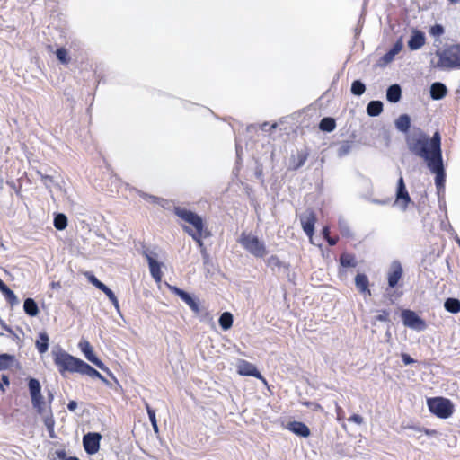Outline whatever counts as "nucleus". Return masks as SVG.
<instances>
[{"instance_id":"nucleus-1","label":"nucleus","mask_w":460,"mask_h":460,"mask_svg":"<svg viewBox=\"0 0 460 460\" xmlns=\"http://www.w3.org/2000/svg\"><path fill=\"white\" fill-rule=\"evenodd\" d=\"M409 149L427 162L428 167L436 174L435 183L438 190L444 187L446 173L443 166L441 136L436 131L429 139L420 129L407 137Z\"/></svg>"},{"instance_id":"nucleus-2","label":"nucleus","mask_w":460,"mask_h":460,"mask_svg":"<svg viewBox=\"0 0 460 460\" xmlns=\"http://www.w3.org/2000/svg\"><path fill=\"white\" fill-rule=\"evenodd\" d=\"M173 211L184 222L181 227L189 235L190 233L196 234L197 232L208 230L203 218L195 212L182 207H175Z\"/></svg>"},{"instance_id":"nucleus-3","label":"nucleus","mask_w":460,"mask_h":460,"mask_svg":"<svg viewBox=\"0 0 460 460\" xmlns=\"http://www.w3.org/2000/svg\"><path fill=\"white\" fill-rule=\"evenodd\" d=\"M459 50L460 45H452L443 50H438L436 55L438 60L434 63L431 61L432 66L443 70L459 69Z\"/></svg>"},{"instance_id":"nucleus-4","label":"nucleus","mask_w":460,"mask_h":460,"mask_svg":"<svg viewBox=\"0 0 460 460\" xmlns=\"http://www.w3.org/2000/svg\"><path fill=\"white\" fill-rule=\"evenodd\" d=\"M53 361L59 373L64 376L66 372L78 373L83 360L75 358L63 349L52 352Z\"/></svg>"},{"instance_id":"nucleus-5","label":"nucleus","mask_w":460,"mask_h":460,"mask_svg":"<svg viewBox=\"0 0 460 460\" xmlns=\"http://www.w3.org/2000/svg\"><path fill=\"white\" fill-rule=\"evenodd\" d=\"M429 411L439 419H447L454 413L453 402L445 397L438 396L427 400Z\"/></svg>"},{"instance_id":"nucleus-6","label":"nucleus","mask_w":460,"mask_h":460,"mask_svg":"<svg viewBox=\"0 0 460 460\" xmlns=\"http://www.w3.org/2000/svg\"><path fill=\"white\" fill-rule=\"evenodd\" d=\"M239 243L246 251L257 258H263L267 254L264 243L252 234L243 233Z\"/></svg>"},{"instance_id":"nucleus-7","label":"nucleus","mask_w":460,"mask_h":460,"mask_svg":"<svg viewBox=\"0 0 460 460\" xmlns=\"http://www.w3.org/2000/svg\"><path fill=\"white\" fill-rule=\"evenodd\" d=\"M28 387L33 408L39 414H42L45 409V401L41 394V386L39 380L36 378H30Z\"/></svg>"},{"instance_id":"nucleus-8","label":"nucleus","mask_w":460,"mask_h":460,"mask_svg":"<svg viewBox=\"0 0 460 460\" xmlns=\"http://www.w3.org/2000/svg\"><path fill=\"white\" fill-rule=\"evenodd\" d=\"M401 316L402 323L406 327L416 331H423L427 327L425 321L411 309L402 310Z\"/></svg>"},{"instance_id":"nucleus-9","label":"nucleus","mask_w":460,"mask_h":460,"mask_svg":"<svg viewBox=\"0 0 460 460\" xmlns=\"http://www.w3.org/2000/svg\"><path fill=\"white\" fill-rule=\"evenodd\" d=\"M410 203H411V199L406 189L403 177L401 174L397 181L395 204H397L402 210H406Z\"/></svg>"},{"instance_id":"nucleus-10","label":"nucleus","mask_w":460,"mask_h":460,"mask_svg":"<svg viewBox=\"0 0 460 460\" xmlns=\"http://www.w3.org/2000/svg\"><path fill=\"white\" fill-rule=\"evenodd\" d=\"M84 275L86 276L87 279L91 284H93L95 288L102 291L108 296L111 304L117 309V311H119V304L113 291L102 281H100L93 273L86 272Z\"/></svg>"},{"instance_id":"nucleus-11","label":"nucleus","mask_w":460,"mask_h":460,"mask_svg":"<svg viewBox=\"0 0 460 460\" xmlns=\"http://www.w3.org/2000/svg\"><path fill=\"white\" fill-rule=\"evenodd\" d=\"M402 264L397 261H393L387 272L388 288H395L402 279Z\"/></svg>"},{"instance_id":"nucleus-12","label":"nucleus","mask_w":460,"mask_h":460,"mask_svg":"<svg viewBox=\"0 0 460 460\" xmlns=\"http://www.w3.org/2000/svg\"><path fill=\"white\" fill-rule=\"evenodd\" d=\"M102 437L99 433H87L83 438V445L86 453L93 455L99 451L100 440Z\"/></svg>"},{"instance_id":"nucleus-13","label":"nucleus","mask_w":460,"mask_h":460,"mask_svg":"<svg viewBox=\"0 0 460 460\" xmlns=\"http://www.w3.org/2000/svg\"><path fill=\"white\" fill-rule=\"evenodd\" d=\"M300 222L303 230L309 238H312L314 234V225L316 223V215L314 210L309 209L305 214L300 217Z\"/></svg>"},{"instance_id":"nucleus-14","label":"nucleus","mask_w":460,"mask_h":460,"mask_svg":"<svg viewBox=\"0 0 460 460\" xmlns=\"http://www.w3.org/2000/svg\"><path fill=\"white\" fill-rule=\"evenodd\" d=\"M237 372L241 376H253L266 383V379L260 373L257 367L246 360L240 361L237 366Z\"/></svg>"},{"instance_id":"nucleus-15","label":"nucleus","mask_w":460,"mask_h":460,"mask_svg":"<svg viewBox=\"0 0 460 460\" xmlns=\"http://www.w3.org/2000/svg\"><path fill=\"white\" fill-rule=\"evenodd\" d=\"M79 348L82 350V352L84 354L85 358L94 364L97 367L100 369L105 370L107 367H105L104 363L100 360L93 353V348L90 345L89 341L84 340L79 342Z\"/></svg>"},{"instance_id":"nucleus-16","label":"nucleus","mask_w":460,"mask_h":460,"mask_svg":"<svg viewBox=\"0 0 460 460\" xmlns=\"http://www.w3.org/2000/svg\"><path fill=\"white\" fill-rule=\"evenodd\" d=\"M170 290L182 299L194 313L199 314L200 312L199 303L190 294L175 286H171Z\"/></svg>"},{"instance_id":"nucleus-17","label":"nucleus","mask_w":460,"mask_h":460,"mask_svg":"<svg viewBox=\"0 0 460 460\" xmlns=\"http://www.w3.org/2000/svg\"><path fill=\"white\" fill-rule=\"evenodd\" d=\"M170 290L182 299L194 313L199 314L200 312L199 303L190 294L175 286H171Z\"/></svg>"},{"instance_id":"nucleus-18","label":"nucleus","mask_w":460,"mask_h":460,"mask_svg":"<svg viewBox=\"0 0 460 460\" xmlns=\"http://www.w3.org/2000/svg\"><path fill=\"white\" fill-rule=\"evenodd\" d=\"M170 290L182 299L194 313L199 314L200 312L199 303L190 294L175 286H171Z\"/></svg>"},{"instance_id":"nucleus-19","label":"nucleus","mask_w":460,"mask_h":460,"mask_svg":"<svg viewBox=\"0 0 460 460\" xmlns=\"http://www.w3.org/2000/svg\"><path fill=\"white\" fill-rule=\"evenodd\" d=\"M309 152L306 150L298 151L297 154L292 155L290 157V166L289 169L291 171H296L300 167H302L306 160L308 159Z\"/></svg>"},{"instance_id":"nucleus-20","label":"nucleus","mask_w":460,"mask_h":460,"mask_svg":"<svg viewBox=\"0 0 460 460\" xmlns=\"http://www.w3.org/2000/svg\"><path fill=\"white\" fill-rule=\"evenodd\" d=\"M426 42L425 35L419 30H413L412 35L408 41V47L411 50H417L424 46Z\"/></svg>"},{"instance_id":"nucleus-21","label":"nucleus","mask_w":460,"mask_h":460,"mask_svg":"<svg viewBox=\"0 0 460 460\" xmlns=\"http://www.w3.org/2000/svg\"><path fill=\"white\" fill-rule=\"evenodd\" d=\"M287 429L303 438H308L311 434L309 428L301 421H291L288 424Z\"/></svg>"},{"instance_id":"nucleus-22","label":"nucleus","mask_w":460,"mask_h":460,"mask_svg":"<svg viewBox=\"0 0 460 460\" xmlns=\"http://www.w3.org/2000/svg\"><path fill=\"white\" fill-rule=\"evenodd\" d=\"M355 285L361 294L371 296V291L369 289V280L366 274L358 273L355 277Z\"/></svg>"},{"instance_id":"nucleus-23","label":"nucleus","mask_w":460,"mask_h":460,"mask_svg":"<svg viewBox=\"0 0 460 460\" xmlns=\"http://www.w3.org/2000/svg\"><path fill=\"white\" fill-rule=\"evenodd\" d=\"M145 255L148 261L151 276L156 282H160L162 280L163 276L161 271V264L156 260L152 258L149 254L146 253Z\"/></svg>"},{"instance_id":"nucleus-24","label":"nucleus","mask_w":460,"mask_h":460,"mask_svg":"<svg viewBox=\"0 0 460 460\" xmlns=\"http://www.w3.org/2000/svg\"><path fill=\"white\" fill-rule=\"evenodd\" d=\"M447 94V88L442 83L437 82L431 84L430 96L433 100H441Z\"/></svg>"},{"instance_id":"nucleus-25","label":"nucleus","mask_w":460,"mask_h":460,"mask_svg":"<svg viewBox=\"0 0 460 460\" xmlns=\"http://www.w3.org/2000/svg\"><path fill=\"white\" fill-rule=\"evenodd\" d=\"M82 375H86L92 378H98L102 381H106L105 377L99 373L96 369L91 367L89 364L84 361L82 362L81 367L79 368V372Z\"/></svg>"},{"instance_id":"nucleus-26","label":"nucleus","mask_w":460,"mask_h":460,"mask_svg":"<svg viewBox=\"0 0 460 460\" xmlns=\"http://www.w3.org/2000/svg\"><path fill=\"white\" fill-rule=\"evenodd\" d=\"M49 338L47 332H40L35 345L40 354L47 352L49 349Z\"/></svg>"},{"instance_id":"nucleus-27","label":"nucleus","mask_w":460,"mask_h":460,"mask_svg":"<svg viewBox=\"0 0 460 460\" xmlns=\"http://www.w3.org/2000/svg\"><path fill=\"white\" fill-rule=\"evenodd\" d=\"M211 235L209 230H205L202 232H197L196 234L190 233V236L197 243L198 246L200 248L202 253H206V247L203 243L204 238H208Z\"/></svg>"},{"instance_id":"nucleus-28","label":"nucleus","mask_w":460,"mask_h":460,"mask_svg":"<svg viewBox=\"0 0 460 460\" xmlns=\"http://www.w3.org/2000/svg\"><path fill=\"white\" fill-rule=\"evenodd\" d=\"M402 97V90L399 84H393L388 87L386 98L390 102H397Z\"/></svg>"},{"instance_id":"nucleus-29","label":"nucleus","mask_w":460,"mask_h":460,"mask_svg":"<svg viewBox=\"0 0 460 460\" xmlns=\"http://www.w3.org/2000/svg\"><path fill=\"white\" fill-rule=\"evenodd\" d=\"M402 40H398L393 46V48L382 57L381 59L384 62V64L390 63L394 59V56L402 50Z\"/></svg>"},{"instance_id":"nucleus-30","label":"nucleus","mask_w":460,"mask_h":460,"mask_svg":"<svg viewBox=\"0 0 460 460\" xmlns=\"http://www.w3.org/2000/svg\"><path fill=\"white\" fill-rule=\"evenodd\" d=\"M395 126L400 131L404 133L408 132L411 127V118L407 114L399 116L395 121Z\"/></svg>"},{"instance_id":"nucleus-31","label":"nucleus","mask_w":460,"mask_h":460,"mask_svg":"<svg viewBox=\"0 0 460 460\" xmlns=\"http://www.w3.org/2000/svg\"><path fill=\"white\" fill-rule=\"evenodd\" d=\"M383 111V103L380 101H371L367 106V112L371 117L378 116Z\"/></svg>"},{"instance_id":"nucleus-32","label":"nucleus","mask_w":460,"mask_h":460,"mask_svg":"<svg viewBox=\"0 0 460 460\" xmlns=\"http://www.w3.org/2000/svg\"><path fill=\"white\" fill-rule=\"evenodd\" d=\"M336 128V121L333 118L331 117H325L322 119V120L319 123V128L320 130L323 132H332Z\"/></svg>"},{"instance_id":"nucleus-33","label":"nucleus","mask_w":460,"mask_h":460,"mask_svg":"<svg viewBox=\"0 0 460 460\" xmlns=\"http://www.w3.org/2000/svg\"><path fill=\"white\" fill-rule=\"evenodd\" d=\"M25 313L30 316H36L39 314V308L32 298H27L23 304Z\"/></svg>"},{"instance_id":"nucleus-34","label":"nucleus","mask_w":460,"mask_h":460,"mask_svg":"<svg viewBox=\"0 0 460 460\" xmlns=\"http://www.w3.org/2000/svg\"><path fill=\"white\" fill-rule=\"evenodd\" d=\"M233 321V314L229 312H225L220 315L218 323L221 328L226 331L232 327Z\"/></svg>"},{"instance_id":"nucleus-35","label":"nucleus","mask_w":460,"mask_h":460,"mask_svg":"<svg viewBox=\"0 0 460 460\" xmlns=\"http://www.w3.org/2000/svg\"><path fill=\"white\" fill-rule=\"evenodd\" d=\"M340 262L343 267L355 268L358 265L355 255L348 252H344L341 255Z\"/></svg>"},{"instance_id":"nucleus-36","label":"nucleus","mask_w":460,"mask_h":460,"mask_svg":"<svg viewBox=\"0 0 460 460\" xmlns=\"http://www.w3.org/2000/svg\"><path fill=\"white\" fill-rule=\"evenodd\" d=\"M445 309L452 314L460 312V301L456 298H447L444 304Z\"/></svg>"},{"instance_id":"nucleus-37","label":"nucleus","mask_w":460,"mask_h":460,"mask_svg":"<svg viewBox=\"0 0 460 460\" xmlns=\"http://www.w3.org/2000/svg\"><path fill=\"white\" fill-rule=\"evenodd\" d=\"M267 265L269 267H271L272 269H275V268H278V269H281V268H284L286 269L287 270H288L289 269V265L279 260V258L276 255H271L270 257L268 258L267 260Z\"/></svg>"},{"instance_id":"nucleus-38","label":"nucleus","mask_w":460,"mask_h":460,"mask_svg":"<svg viewBox=\"0 0 460 460\" xmlns=\"http://www.w3.org/2000/svg\"><path fill=\"white\" fill-rule=\"evenodd\" d=\"M67 226V217L64 214H58L54 218V226L58 230H64Z\"/></svg>"},{"instance_id":"nucleus-39","label":"nucleus","mask_w":460,"mask_h":460,"mask_svg":"<svg viewBox=\"0 0 460 460\" xmlns=\"http://www.w3.org/2000/svg\"><path fill=\"white\" fill-rule=\"evenodd\" d=\"M366 91L365 84L360 80H355L351 84V93L354 95L360 96Z\"/></svg>"},{"instance_id":"nucleus-40","label":"nucleus","mask_w":460,"mask_h":460,"mask_svg":"<svg viewBox=\"0 0 460 460\" xmlns=\"http://www.w3.org/2000/svg\"><path fill=\"white\" fill-rule=\"evenodd\" d=\"M56 55L58 59L62 64H68L70 62V57L68 55V51L65 48H59L56 51Z\"/></svg>"},{"instance_id":"nucleus-41","label":"nucleus","mask_w":460,"mask_h":460,"mask_svg":"<svg viewBox=\"0 0 460 460\" xmlns=\"http://www.w3.org/2000/svg\"><path fill=\"white\" fill-rule=\"evenodd\" d=\"M146 409L149 420L151 421V424L153 426V429H154V430L155 432H157L158 431V425H157V420H156V417H155V410H153L150 407V405L147 402H146Z\"/></svg>"},{"instance_id":"nucleus-42","label":"nucleus","mask_w":460,"mask_h":460,"mask_svg":"<svg viewBox=\"0 0 460 460\" xmlns=\"http://www.w3.org/2000/svg\"><path fill=\"white\" fill-rule=\"evenodd\" d=\"M13 357L8 354H0V371L7 369L10 367V363Z\"/></svg>"},{"instance_id":"nucleus-43","label":"nucleus","mask_w":460,"mask_h":460,"mask_svg":"<svg viewBox=\"0 0 460 460\" xmlns=\"http://www.w3.org/2000/svg\"><path fill=\"white\" fill-rule=\"evenodd\" d=\"M2 293L4 294V296H5L6 300L10 303V304H14L17 302V297H16V295L13 293V290H11L9 288V287L7 286L3 291Z\"/></svg>"},{"instance_id":"nucleus-44","label":"nucleus","mask_w":460,"mask_h":460,"mask_svg":"<svg viewBox=\"0 0 460 460\" xmlns=\"http://www.w3.org/2000/svg\"><path fill=\"white\" fill-rule=\"evenodd\" d=\"M335 411H336V419H337V420L339 422H342V427L344 429H346V425L343 422V420L345 419V412H344L343 409L338 403H336Z\"/></svg>"},{"instance_id":"nucleus-45","label":"nucleus","mask_w":460,"mask_h":460,"mask_svg":"<svg viewBox=\"0 0 460 460\" xmlns=\"http://www.w3.org/2000/svg\"><path fill=\"white\" fill-rule=\"evenodd\" d=\"M429 33L432 36L440 37L444 33V28L440 24H436L430 27Z\"/></svg>"},{"instance_id":"nucleus-46","label":"nucleus","mask_w":460,"mask_h":460,"mask_svg":"<svg viewBox=\"0 0 460 460\" xmlns=\"http://www.w3.org/2000/svg\"><path fill=\"white\" fill-rule=\"evenodd\" d=\"M390 314L387 310H382L379 312L377 315L375 316V320L377 322H389L390 321Z\"/></svg>"},{"instance_id":"nucleus-47","label":"nucleus","mask_w":460,"mask_h":460,"mask_svg":"<svg viewBox=\"0 0 460 460\" xmlns=\"http://www.w3.org/2000/svg\"><path fill=\"white\" fill-rule=\"evenodd\" d=\"M409 428L411 429H414L416 431H419V432H423L424 434H426L428 436H435L438 433L437 430H435V429H429L426 428H420V427H416V426H410Z\"/></svg>"},{"instance_id":"nucleus-48","label":"nucleus","mask_w":460,"mask_h":460,"mask_svg":"<svg viewBox=\"0 0 460 460\" xmlns=\"http://www.w3.org/2000/svg\"><path fill=\"white\" fill-rule=\"evenodd\" d=\"M304 404L314 411H323L321 404L316 402H304Z\"/></svg>"},{"instance_id":"nucleus-49","label":"nucleus","mask_w":460,"mask_h":460,"mask_svg":"<svg viewBox=\"0 0 460 460\" xmlns=\"http://www.w3.org/2000/svg\"><path fill=\"white\" fill-rule=\"evenodd\" d=\"M10 381L9 377L6 375H2L0 379V390L4 393L5 392V386H9Z\"/></svg>"},{"instance_id":"nucleus-50","label":"nucleus","mask_w":460,"mask_h":460,"mask_svg":"<svg viewBox=\"0 0 460 460\" xmlns=\"http://www.w3.org/2000/svg\"><path fill=\"white\" fill-rule=\"evenodd\" d=\"M349 421L355 422L358 425H361L364 421L363 418L358 414H353L349 419Z\"/></svg>"},{"instance_id":"nucleus-51","label":"nucleus","mask_w":460,"mask_h":460,"mask_svg":"<svg viewBox=\"0 0 460 460\" xmlns=\"http://www.w3.org/2000/svg\"><path fill=\"white\" fill-rule=\"evenodd\" d=\"M402 358L405 365H409L414 362L413 358L408 354H402Z\"/></svg>"},{"instance_id":"nucleus-52","label":"nucleus","mask_w":460,"mask_h":460,"mask_svg":"<svg viewBox=\"0 0 460 460\" xmlns=\"http://www.w3.org/2000/svg\"><path fill=\"white\" fill-rule=\"evenodd\" d=\"M77 408V402L75 401H70L67 404V409L70 411H74Z\"/></svg>"},{"instance_id":"nucleus-53","label":"nucleus","mask_w":460,"mask_h":460,"mask_svg":"<svg viewBox=\"0 0 460 460\" xmlns=\"http://www.w3.org/2000/svg\"><path fill=\"white\" fill-rule=\"evenodd\" d=\"M339 238L338 237H331L329 236L326 241L328 243L332 246L335 245L338 243Z\"/></svg>"},{"instance_id":"nucleus-54","label":"nucleus","mask_w":460,"mask_h":460,"mask_svg":"<svg viewBox=\"0 0 460 460\" xmlns=\"http://www.w3.org/2000/svg\"><path fill=\"white\" fill-rule=\"evenodd\" d=\"M323 235L325 239H327L330 236V229L328 226H324L323 228Z\"/></svg>"},{"instance_id":"nucleus-55","label":"nucleus","mask_w":460,"mask_h":460,"mask_svg":"<svg viewBox=\"0 0 460 460\" xmlns=\"http://www.w3.org/2000/svg\"><path fill=\"white\" fill-rule=\"evenodd\" d=\"M7 285L0 279V291L2 292Z\"/></svg>"},{"instance_id":"nucleus-56","label":"nucleus","mask_w":460,"mask_h":460,"mask_svg":"<svg viewBox=\"0 0 460 460\" xmlns=\"http://www.w3.org/2000/svg\"><path fill=\"white\" fill-rule=\"evenodd\" d=\"M64 460H79L77 457H73V456H70V457H67Z\"/></svg>"},{"instance_id":"nucleus-57","label":"nucleus","mask_w":460,"mask_h":460,"mask_svg":"<svg viewBox=\"0 0 460 460\" xmlns=\"http://www.w3.org/2000/svg\"><path fill=\"white\" fill-rule=\"evenodd\" d=\"M52 286H54V288H57V286H59V283H57V285H55V283H52Z\"/></svg>"},{"instance_id":"nucleus-58","label":"nucleus","mask_w":460,"mask_h":460,"mask_svg":"<svg viewBox=\"0 0 460 460\" xmlns=\"http://www.w3.org/2000/svg\"><path fill=\"white\" fill-rule=\"evenodd\" d=\"M52 286H54V288H57V286H59V283H57V285H55V283H52Z\"/></svg>"},{"instance_id":"nucleus-59","label":"nucleus","mask_w":460,"mask_h":460,"mask_svg":"<svg viewBox=\"0 0 460 460\" xmlns=\"http://www.w3.org/2000/svg\"><path fill=\"white\" fill-rule=\"evenodd\" d=\"M52 286H54V288H57V286H59V283H57V285H55V283H52Z\"/></svg>"}]
</instances>
